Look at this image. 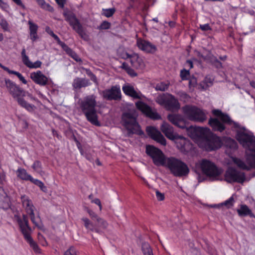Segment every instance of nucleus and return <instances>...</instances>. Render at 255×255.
I'll list each match as a JSON object with an SVG mask.
<instances>
[{"label": "nucleus", "instance_id": "obj_7", "mask_svg": "<svg viewBox=\"0 0 255 255\" xmlns=\"http://www.w3.org/2000/svg\"><path fill=\"white\" fill-rule=\"evenodd\" d=\"M63 15L65 20L82 39L86 41L89 40V36L86 33L79 20L74 13L71 11H64Z\"/></svg>", "mask_w": 255, "mask_h": 255}, {"label": "nucleus", "instance_id": "obj_14", "mask_svg": "<svg viewBox=\"0 0 255 255\" xmlns=\"http://www.w3.org/2000/svg\"><path fill=\"white\" fill-rule=\"evenodd\" d=\"M160 104L164 106L168 111H177L180 108L178 101L171 94H169L167 97L161 98Z\"/></svg>", "mask_w": 255, "mask_h": 255}, {"label": "nucleus", "instance_id": "obj_44", "mask_svg": "<svg viewBox=\"0 0 255 255\" xmlns=\"http://www.w3.org/2000/svg\"><path fill=\"white\" fill-rule=\"evenodd\" d=\"M111 23L108 21H103L100 26H98V29L99 30H107L110 28Z\"/></svg>", "mask_w": 255, "mask_h": 255}, {"label": "nucleus", "instance_id": "obj_51", "mask_svg": "<svg viewBox=\"0 0 255 255\" xmlns=\"http://www.w3.org/2000/svg\"><path fill=\"white\" fill-rule=\"evenodd\" d=\"M199 28L201 30L203 31H206L212 30L211 27L208 23L205 24H200Z\"/></svg>", "mask_w": 255, "mask_h": 255}, {"label": "nucleus", "instance_id": "obj_41", "mask_svg": "<svg viewBox=\"0 0 255 255\" xmlns=\"http://www.w3.org/2000/svg\"><path fill=\"white\" fill-rule=\"evenodd\" d=\"M32 168L35 172L38 173L42 172V163L39 160H35L32 165Z\"/></svg>", "mask_w": 255, "mask_h": 255}, {"label": "nucleus", "instance_id": "obj_53", "mask_svg": "<svg viewBox=\"0 0 255 255\" xmlns=\"http://www.w3.org/2000/svg\"><path fill=\"white\" fill-rule=\"evenodd\" d=\"M15 4L20 6L23 9H25L26 7L21 0H12Z\"/></svg>", "mask_w": 255, "mask_h": 255}, {"label": "nucleus", "instance_id": "obj_48", "mask_svg": "<svg viewBox=\"0 0 255 255\" xmlns=\"http://www.w3.org/2000/svg\"><path fill=\"white\" fill-rule=\"evenodd\" d=\"M64 255H77V251L73 247H71L65 252Z\"/></svg>", "mask_w": 255, "mask_h": 255}, {"label": "nucleus", "instance_id": "obj_18", "mask_svg": "<svg viewBox=\"0 0 255 255\" xmlns=\"http://www.w3.org/2000/svg\"><path fill=\"white\" fill-rule=\"evenodd\" d=\"M103 97L107 100H121L122 95L120 86H113L111 89L104 91Z\"/></svg>", "mask_w": 255, "mask_h": 255}, {"label": "nucleus", "instance_id": "obj_28", "mask_svg": "<svg viewBox=\"0 0 255 255\" xmlns=\"http://www.w3.org/2000/svg\"><path fill=\"white\" fill-rule=\"evenodd\" d=\"M239 215L241 217H245L249 216L251 218H254V215L252 210L246 205H241L240 208L237 210Z\"/></svg>", "mask_w": 255, "mask_h": 255}, {"label": "nucleus", "instance_id": "obj_27", "mask_svg": "<svg viewBox=\"0 0 255 255\" xmlns=\"http://www.w3.org/2000/svg\"><path fill=\"white\" fill-rule=\"evenodd\" d=\"M28 24L29 25L30 39L33 42L39 38L37 35V30L38 27L36 24L33 23L31 20L28 21Z\"/></svg>", "mask_w": 255, "mask_h": 255}, {"label": "nucleus", "instance_id": "obj_26", "mask_svg": "<svg viewBox=\"0 0 255 255\" xmlns=\"http://www.w3.org/2000/svg\"><path fill=\"white\" fill-rule=\"evenodd\" d=\"M88 79L85 78H76L72 83V86L74 89H80L83 87H86L90 85Z\"/></svg>", "mask_w": 255, "mask_h": 255}, {"label": "nucleus", "instance_id": "obj_57", "mask_svg": "<svg viewBox=\"0 0 255 255\" xmlns=\"http://www.w3.org/2000/svg\"><path fill=\"white\" fill-rule=\"evenodd\" d=\"M92 202L95 203L96 205H98L99 206L100 209H102V205H101V203L100 199H99L98 198L93 199V200H92Z\"/></svg>", "mask_w": 255, "mask_h": 255}, {"label": "nucleus", "instance_id": "obj_13", "mask_svg": "<svg viewBox=\"0 0 255 255\" xmlns=\"http://www.w3.org/2000/svg\"><path fill=\"white\" fill-rule=\"evenodd\" d=\"M19 227L25 240L29 244L30 247L36 254H40L41 250L37 243L35 242L31 236L32 230L28 224H19Z\"/></svg>", "mask_w": 255, "mask_h": 255}, {"label": "nucleus", "instance_id": "obj_31", "mask_svg": "<svg viewBox=\"0 0 255 255\" xmlns=\"http://www.w3.org/2000/svg\"><path fill=\"white\" fill-rule=\"evenodd\" d=\"M16 173L18 178L24 181H29L32 176L27 172L25 169L22 168H18Z\"/></svg>", "mask_w": 255, "mask_h": 255}, {"label": "nucleus", "instance_id": "obj_59", "mask_svg": "<svg viewBox=\"0 0 255 255\" xmlns=\"http://www.w3.org/2000/svg\"><path fill=\"white\" fill-rule=\"evenodd\" d=\"M186 64L187 66L189 67V69H191L193 67V64L191 60H187L186 62Z\"/></svg>", "mask_w": 255, "mask_h": 255}, {"label": "nucleus", "instance_id": "obj_52", "mask_svg": "<svg viewBox=\"0 0 255 255\" xmlns=\"http://www.w3.org/2000/svg\"><path fill=\"white\" fill-rule=\"evenodd\" d=\"M156 196L158 201H163L164 199V195L159 191H156Z\"/></svg>", "mask_w": 255, "mask_h": 255}, {"label": "nucleus", "instance_id": "obj_33", "mask_svg": "<svg viewBox=\"0 0 255 255\" xmlns=\"http://www.w3.org/2000/svg\"><path fill=\"white\" fill-rule=\"evenodd\" d=\"M233 161L238 167L242 169L248 171L251 169V167L247 166L246 163L240 158L237 157L233 158Z\"/></svg>", "mask_w": 255, "mask_h": 255}, {"label": "nucleus", "instance_id": "obj_3", "mask_svg": "<svg viewBox=\"0 0 255 255\" xmlns=\"http://www.w3.org/2000/svg\"><path fill=\"white\" fill-rule=\"evenodd\" d=\"M96 106V96L95 95L86 96L80 104V109L87 120L92 125L99 127L101 124L98 119Z\"/></svg>", "mask_w": 255, "mask_h": 255}, {"label": "nucleus", "instance_id": "obj_1", "mask_svg": "<svg viewBox=\"0 0 255 255\" xmlns=\"http://www.w3.org/2000/svg\"><path fill=\"white\" fill-rule=\"evenodd\" d=\"M167 119L172 124L182 128H186L189 135L192 138L199 140V146L206 151H216L223 145L221 137L212 132H209L207 128L202 127H188L183 117L179 114H169Z\"/></svg>", "mask_w": 255, "mask_h": 255}, {"label": "nucleus", "instance_id": "obj_43", "mask_svg": "<svg viewBox=\"0 0 255 255\" xmlns=\"http://www.w3.org/2000/svg\"><path fill=\"white\" fill-rule=\"evenodd\" d=\"M169 87V83H166L165 82H161L156 86V90L160 91H165L167 90Z\"/></svg>", "mask_w": 255, "mask_h": 255}, {"label": "nucleus", "instance_id": "obj_56", "mask_svg": "<svg viewBox=\"0 0 255 255\" xmlns=\"http://www.w3.org/2000/svg\"><path fill=\"white\" fill-rule=\"evenodd\" d=\"M5 174L0 173V189H2L1 186L3 185V182L5 181Z\"/></svg>", "mask_w": 255, "mask_h": 255}, {"label": "nucleus", "instance_id": "obj_49", "mask_svg": "<svg viewBox=\"0 0 255 255\" xmlns=\"http://www.w3.org/2000/svg\"><path fill=\"white\" fill-rule=\"evenodd\" d=\"M212 65L218 69L221 68L223 67L222 63L216 57H215V59L213 60Z\"/></svg>", "mask_w": 255, "mask_h": 255}, {"label": "nucleus", "instance_id": "obj_11", "mask_svg": "<svg viewBox=\"0 0 255 255\" xmlns=\"http://www.w3.org/2000/svg\"><path fill=\"white\" fill-rule=\"evenodd\" d=\"M236 139L244 147H247L251 151H255V137L254 135L238 130Z\"/></svg>", "mask_w": 255, "mask_h": 255}, {"label": "nucleus", "instance_id": "obj_24", "mask_svg": "<svg viewBox=\"0 0 255 255\" xmlns=\"http://www.w3.org/2000/svg\"><path fill=\"white\" fill-rule=\"evenodd\" d=\"M130 63L132 66L137 69L142 70L145 67L144 61L142 58L137 54H133L130 57Z\"/></svg>", "mask_w": 255, "mask_h": 255}, {"label": "nucleus", "instance_id": "obj_47", "mask_svg": "<svg viewBox=\"0 0 255 255\" xmlns=\"http://www.w3.org/2000/svg\"><path fill=\"white\" fill-rule=\"evenodd\" d=\"M0 25L4 31H9L8 23L4 18H2L0 20Z\"/></svg>", "mask_w": 255, "mask_h": 255}, {"label": "nucleus", "instance_id": "obj_36", "mask_svg": "<svg viewBox=\"0 0 255 255\" xmlns=\"http://www.w3.org/2000/svg\"><path fill=\"white\" fill-rule=\"evenodd\" d=\"M23 221L21 220V217L17 212L14 214L13 220L16 221L17 223H28V217L27 215H23Z\"/></svg>", "mask_w": 255, "mask_h": 255}, {"label": "nucleus", "instance_id": "obj_20", "mask_svg": "<svg viewBox=\"0 0 255 255\" xmlns=\"http://www.w3.org/2000/svg\"><path fill=\"white\" fill-rule=\"evenodd\" d=\"M136 45L140 50L148 53H154L157 50L155 45L141 38L137 39Z\"/></svg>", "mask_w": 255, "mask_h": 255}, {"label": "nucleus", "instance_id": "obj_8", "mask_svg": "<svg viewBox=\"0 0 255 255\" xmlns=\"http://www.w3.org/2000/svg\"><path fill=\"white\" fill-rule=\"evenodd\" d=\"M182 110L184 115L191 121L203 123L207 119L205 112L195 106L186 105Z\"/></svg>", "mask_w": 255, "mask_h": 255}, {"label": "nucleus", "instance_id": "obj_42", "mask_svg": "<svg viewBox=\"0 0 255 255\" xmlns=\"http://www.w3.org/2000/svg\"><path fill=\"white\" fill-rule=\"evenodd\" d=\"M180 76L182 80H188L190 79V73L189 70L185 69H182L180 71Z\"/></svg>", "mask_w": 255, "mask_h": 255}, {"label": "nucleus", "instance_id": "obj_60", "mask_svg": "<svg viewBox=\"0 0 255 255\" xmlns=\"http://www.w3.org/2000/svg\"><path fill=\"white\" fill-rule=\"evenodd\" d=\"M94 225L95 224H85V226L87 229L93 231Z\"/></svg>", "mask_w": 255, "mask_h": 255}, {"label": "nucleus", "instance_id": "obj_19", "mask_svg": "<svg viewBox=\"0 0 255 255\" xmlns=\"http://www.w3.org/2000/svg\"><path fill=\"white\" fill-rule=\"evenodd\" d=\"M146 132L148 135L152 139L159 143L161 145H165L166 141L165 137L155 127L148 126L146 128Z\"/></svg>", "mask_w": 255, "mask_h": 255}, {"label": "nucleus", "instance_id": "obj_40", "mask_svg": "<svg viewBox=\"0 0 255 255\" xmlns=\"http://www.w3.org/2000/svg\"><path fill=\"white\" fill-rule=\"evenodd\" d=\"M116 8L112 7L110 8H103L102 9V14L106 17H110L112 16L116 12Z\"/></svg>", "mask_w": 255, "mask_h": 255}, {"label": "nucleus", "instance_id": "obj_32", "mask_svg": "<svg viewBox=\"0 0 255 255\" xmlns=\"http://www.w3.org/2000/svg\"><path fill=\"white\" fill-rule=\"evenodd\" d=\"M235 200L234 199L233 196H231L229 199H228L227 200L225 201L224 202L221 203L220 204L218 205H212V207H218L219 208L220 207L225 206L226 207L227 209H230L232 208L234 204Z\"/></svg>", "mask_w": 255, "mask_h": 255}, {"label": "nucleus", "instance_id": "obj_22", "mask_svg": "<svg viewBox=\"0 0 255 255\" xmlns=\"http://www.w3.org/2000/svg\"><path fill=\"white\" fill-rule=\"evenodd\" d=\"M21 56L23 63L28 68L36 69L41 67L42 62L40 61L37 60L33 63L30 61L28 56L26 54V50L24 48L22 49Z\"/></svg>", "mask_w": 255, "mask_h": 255}, {"label": "nucleus", "instance_id": "obj_64", "mask_svg": "<svg viewBox=\"0 0 255 255\" xmlns=\"http://www.w3.org/2000/svg\"><path fill=\"white\" fill-rule=\"evenodd\" d=\"M3 40V36L2 33H0V41H2Z\"/></svg>", "mask_w": 255, "mask_h": 255}, {"label": "nucleus", "instance_id": "obj_50", "mask_svg": "<svg viewBox=\"0 0 255 255\" xmlns=\"http://www.w3.org/2000/svg\"><path fill=\"white\" fill-rule=\"evenodd\" d=\"M249 163L251 167L255 168V153L251 155Z\"/></svg>", "mask_w": 255, "mask_h": 255}, {"label": "nucleus", "instance_id": "obj_38", "mask_svg": "<svg viewBox=\"0 0 255 255\" xmlns=\"http://www.w3.org/2000/svg\"><path fill=\"white\" fill-rule=\"evenodd\" d=\"M141 249L144 255H153L152 250L148 243H143Z\"/></svg>", "mask_w": 255, "mask_h": 255}, {"label": "nucleus", "instance_id": "obj_39", "mask_svg": "<svg viewBox=\"0 0 255 255\" xmlns=\"http://www.w3.org/2000/svg\"><path fill=\"white\" fill-rule=\"evenodd\" d=\"M29 181H30L31 183H33L34 184H35V185L38 186L42 191H46L47 188L41 181L37 179H34L32 177V176H31Z\"/></svg>", "mask_w": 255, "mask_h": 255}, {"label": "nucleus", "instance_id": "obj_29", "mask_svg": "<svg viewBox=\"0 0 255 255\" xmlns=\"http://www.w3.org/2000/svg\"><path fill=\"white\" fill-rule=\"evenodd\" d=\"M0 67L2 68L4 71L7 72L9 74H13L16 75L19 80L22 82V83L26 84H27V81L25 80L22 75L18 72L10 70L8 67L3 66L0 63Z\"/></svg>", "mask_w": 255, "mask_h": 255}, {"label": "nucleus", "instance_id": "obj_6", "mask_svg": "<svg viewBox=\"0 0 255 255\" xmlns=\"http://www.w3.org/2000/svg\"><path fill=\"white\" fill-rule=\"evenodd\" d=\"M121 121L123 126L128 131V135L133 134L142 135L143 131L136 120V116L133 113L126 112L122 115Z\"/></svg>", "mask_w": 255, "mask_h": 255}, {"label": "nucleus", "instance_id": "obj_12", "mask_svg": "<svg viewBox=\"0 0 255 255\" xmlns=\"http://www.w3.org/2000/svg\"><path fill=\"white\" fill-rule=\"evenodd\" d=\"M200 167L202 172L207 176L216 177L220 174L215 163L208 159H203L202 160Z\"/></svg>", "mask_w": 255, "mask_h": 255}, {"label": "nucleus", "instance_id": "obj_58", "mask_svg": "<svg viewBox=\"0 0 255 255\" xmlns=\"http://www.w3.org/2000/svg\"><path fill=\"white\" fill-rule=\"evenodd\" d=\"M45 31L49 34L51 36L54 33L53 31L51 30L50 27L46 26L45 28Z\"/></svg>", "mask_w": 255, "mask_h": 255}, {"label": "nucleus", "instance_id": "obj_46", "mask_svg": "<svg viewBox=\"0 0 255 255\" xmlns=\"http://www.w3.org/2000/svg\"><path fill=\"white\" fill-rule=\"evenodd\" d=\"M51 36L56 41L58 44L61 46L63 50L68 46L64 42L61 41L59 37L55 33H54Z\"/></svg>", "mask_w": 255, "mask_h": 255}, {"label": "nucleus", "instance_id": "obj_15", "mask_svg": "<svg viewBox=\"0 0 255 255\" xmlns=\"http://www.w3.org/2000/svg\"><path fill=\"white\" fill-rule=\"evenodd\" d=\"M135 106L138 110L151 119L159 120L161 118L160 116L157 112L153 111L150 107L143 102H137L135 103Z\"/></svg>", "mask_w": 255, "mask_h": 255}, {"label": "nucleus", "instance_id": "obj_34", "mask_svg": "<svg viewBox=\"0 0 255 255\" xmlns=\"http://www.w3.org/2000/svg\"><path fill=\"white\" fill-rule=\"evenodd\" d=\"M63 50L76 61L79 62L81 61L79 56L68 46H67Z\"/></svg>", "mask_w": 255, "mask_h": 255}, {"label": "nucleus", "instance_id": "obj_5", "mask_svg": "<svg viewBox=\"0 0 255 255\" xmlns=\"http://www.w3.org/2000/svg\"><path fill=\"white\" fill-rule=\"evenodd\" d=\"M164 166L175 177H186L190 172L188 166L185 162L174 157H167Z\"/></svg>", "mask_w": 255, "mask_h": 255}, {"label": "nucleus", "instance_id": "obj_55", "mask_svg": "<svg viewBox=\"0 0 255 255\" xmlns=\"http://www.w3.org/2000/svg\"><path fill=\"white\" fill-rule=\"evenodd\" d=\"M59 6L62 8L64 7L66 2V0H55Z\"/></svg>", "mask_w": 255, "mask_h": 255}, {"label": "nucleus", "instance_id": "obj_61", "mask_svg": "<svg viewBox=\"0 0 255 255\" xmlns=\"http://www.w3.org/2000/svg\"><path fill=\"white\" fill-rule=\"evenodd\" d=\"M189 85L190 87L191 86H193V87H194L195 85V83H196V80H189Z\"/></svg>", "mask_w": 255, "mask_h": 255}, {"label": "nucleus", "instance_id": "obj_16", "mask_svg": "<svg viewBox=\"0 0 255 255\" xmlns=\"http://www.w3.org/2000/svg\"><path fill=\"white\" fill-rule=\"evenodd\" d=\"M21 201L22 206L25 209L26 213L28 215L32 223H37L35 221V215L34 210L35 207L33 205L31 200L28 196L24 195L21 196Z\"/></svg>", "mask_w": 255, "mask_h": 255}, {"label": "nucleus", "instance_id": "obj_63", "mask_svg": "<svg viewBox=\"0 0 255 255\" xmlns=\"http://www.w3.org/2000/svg\"><path fill=\"white\" fill-rule=\"evenodd\" d=\"M250 85L255 89V81H252L250 82Z\"/></svg>", "mask_w": 255, "mask_h": 255}, {"label": "nucleus", "instance_id": "obj_21", "mask_svg": "<svg viewBox=\"0 0 255 255\" xmlns=\"http://www.w3.org/2000/svg\"><path fill=\"white\" fill-rule=\"evenodd\" d=\"M30 77L35 84L40 86L48 84V78L40 70L31 73Z\"/></svg>", "mask_w": 255, "mask_h": 255}, {"label": "nucleus", "instance_id": "obj_4", "mask_svg": "<svg viewBox=\"0 0 255 255\" xmlns=\"http://www.w3.org/2000/svg\"><path fill=\"white\" fill-rule=\"evenodd\" d=\"M5 86L12 97L16 99L18 104L29 112H33L36 109V107L32 104L28 103L24 99L25 91L19 86L9 79H5Z\"/></svg>", "mask_w": 255, "mask_h": 255}, {"label": "nucleus", "instance_id": "obj_2", "mask_svg": "<svg viewBox=\"0 0 255 255\" xmlns=\"http://www.w3.org/2000/svg\"><path fill=\"white\" fill-rule=\"evenodd\" d=\"M212 114L220 118H210L208 121V124L214 131L223 132L226 129L225 125H233L234 128H240V125L233 121L230 117L226 113H223L221 110L214 109L212 110Z\"/></svg>", "mask_w": 255, "mask_h": 255}, {"label": "nucleus", "instance_id": "obj_62", "mask_svg": "<svg viewBox=\"0 0 255 255\" xmlns=\"http://www.w3.org/2000/svg\"><path fill=\"white\" fill-rule=\"evenodd\" d=\"M227 56L226 55H224V56H220L219 57V59L222 61H225L227 59Z\"/></svg>", "mask_w": 255, "mask_h": 255}, {"label": "nucleus", "instance_id": "obj_9", "mask_svg": "<svg viewBox=\"0 0 255 255\" xmlns=\"http://www.w3.org/2000/svg\"><path fill=\"white\" fill-rule=\"evenodd\" d=\"M145 152L152 159L153 163L156 166H164L167 157L159 148L152 145H146Z\"/></svg>", "mask_w": 255, "mask_h": 255}, {"label": "nucleus", "instance_id": "obj_54", "mask_svg": "<svg viewBox=\"0 0 255 255\" xmlns=\"http://www.w3.org/2000/svg\"><path fill=\"white\" fill-rule=\"evenodd\" d=\"M0 8L4 10H6L8 8V5L2 0H0Z\"/></svg>", "mask_w": 255, "mask_h": 255}, {"label": "nucleus", "instance_id": "obj_25", "mask_svg": "<svg viewBox=\"0 0 255 255\" xmlns=\"http://www.w3.org/2000/svg\"><path fill=\"white\" fill-rule=\"evenodd\" d=\"M122 90L124 94L127 96L132 97L135 99H140L139 93L135 90L132 86L125 84L123 86Z\"/></svg>", "mask_w": 255, "mask_h": 255}, {"label": "nucleus", "instance_id": "obj_30", "mask_svg": "<svg viewBox=\"0 0 255 255\" xmlns=\"http://www.w3.org/2000/svg\"><path fill=\"white\" fill-rule=\"evenodd\" d=\"M225 145L229 148L236 149L238 148L237 142L234 139L230 137L224 136L223 137V140Z\"/></svg>", "mask_w": 255, "mask_h": 255}, {"label": "nucleus", "instance_id": "obj_17", "mask_svg": "<svg viewBox=\"0 0 255 255\" xmlns=\"http://www.w3.org/2000/svg\"><path fill=\"white\" fill-rule=\"evenodd\" d=\"M160 129L168 139L176 141L178 139H184L185 138L174 132L173 128L169 124L163 122L161 126Z\"/></svg>", "mask_w": 255, "mask_h": 255}, {"label": "nucleus", "instance_id": "obj_23", "mask_svg": "<svg viewBox=\"0 0 255 255\" xmlns=\"http://www.w3.org/2000/svg\"><path fill=\"white\" fill-rule=\"evenodd\" d=\"M0 208L4 210H12L10 198L3 189H0Z\"/></svg>", "mask_w": 255, "mask_h": 255}, {"label": "nucleus", "instance_id": "obj_10", "mask_svg": "<svg viewBox=\"0 0 255 255\" xmlns=\"http://www.w3.org/2000/svg\"><path fill=\"white\" fill-rule=\"evenodd\" d=\"M225 180L229 183H243L246 180L245 173L238 171L234 168L229 167L225 173Z\"/></svg>", "mask_w": 255, "mask_h": 255}, {"label": "nucleus", "instance_id": "obj_35", "mask_svg": "<svg viewBox=\"0 0 255 255\" xmlns=\"http://www.w3.org/2000/svg\"><path fill=\"white\" fill-rule=\"evenodd\" d=\"M122 69L125 70L126 71V72L128 74V75H129L131 77H135L137 75V73L135 72V71L132 68H131L129 66V65L126 62H124L122 64Z\"/></svg>", "mask_w": 255, "mask_h": 255}, {"label": "nucleus", "instance_id": "obj_37", "mask_svg": "<svg viewBox=\"0 0 255 255\" xmlns=\"http://www.w3.org/2000/svg\"><path fill=\"white\" fill-rule=\"evenodd\" d=\"M38 4L43 9L52 12L54 10L53 7H52L49 3L45 2L44 0H35Z\"/></svg>", "mask_w": 255, "mask_h": 255}, {"label": "nucleus", "instance_id": "obj_45", "mask_svg": "<svg viewBox=\"0 0 255 255\" xmlns=\"http://www.w3.org/2000/svg\"><path fill=\"white\" fill-rule=\"evenodd\" d=\"M51 36L56 41L58 44L61 46L63 50L68 46L64 42L61 41L59 37L55 33H54Z\"/></svg>", "mask_w": 255, "mask_h": 255}]
</instances>
